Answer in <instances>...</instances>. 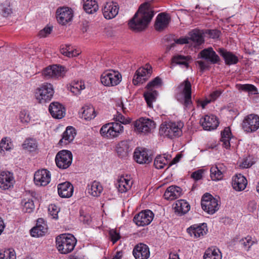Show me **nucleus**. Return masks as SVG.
I'll return each instance as SVG.
<instances>
[{
	"mask_svg": "<svg viewBox=\"0 0 259 259\" xmlns=\"http://www.w3.org/2000/svg\"><path fill=\"white\" fill-rule=\"evenodd\" d=\"M153 16V12L147 7V4L141 5L130 21L129 27L135 31L143 30L147 26Z\"/></svg>",
	"mask_w": 259,
	"mask_h": 259,
	"instance_id": "f257e3e1",
	"label": "nucleus"
},
{
	"mask_svg": "<svg viewBox=\"0 0 259 259\" xmlns=\"http://www.w3.org/2000/svg\"><path fill=\"white\" fill-rule=\"evenodd\" d=\"M176 98L186 109L192 108L191 84L188 79L182 82L176 89Z\"/></svg>",
	"mask_w": 259,
	"mask_h": 259,
	"instance_id": "f03ea898",
	"label": "nucleus"
},
{
	"mask_svg": "<svg viewBox=\"0 0 259 259\" xmlns=\"http://www.w3.org/2000/svg\"><path fill=\"white\" fill-rule=\"evenodd\" d=\"M76 238L71 234H61L56 238V245L61 254H68L73 250L76 244Z\"/></svg>",
	"mask_w": 259,
	"mask_h": 259,
	"instance_id": "7ed1b4c3",
	"label": "nucleus"
},
{
	"mask_svg": "<svg viewBox=\"0 0 259 259\" xmlns=\"http://www.w3.org/2000/svg\"><path fill=\"white\" fill-rule=\"evenodd\" d=\"M182 123L164 122L160 125L159 134L171 139L177 138L182 134Z\"/></svg>",
	"mask_w": 259,
	"mask_h": 259,
	"instance_id": "20e7f679",
	"label": "nucleus"
},
{
	"mask_svg": "<svg viewBox=\"0 0 259 259\" xmlns=\"http://www.w3.org/2000/svg\"><path fill=\"white\" fill-rule=\"evenodd\" d=\"M162 80L158 76L150 81L146 86L147 91L144 93L145 99L149 107H152V103L155 101L158 92L153 89L161 86Z\"/></svg>",
	"mask_w": 259,
	"mask_h": 259,
	"instance_id": "39448f33",
	"label": "nucleus"
},
{
	"mask_svg": "<svg viewBox=\"0 0 259 259\" xmlns=\"http://www.w3.org/2000/svg\"><path fill=\"white\" fill-rule=\"evenodd\" d=\"M123 132V126L119 122H110L105 124L101 128V135L108 139H113L118 137Z\"/></svg>",
	"mask_w": 259,
	"mask_h": 259,
	"instance_id": "423d86ee",
	"label": "nucleus"
},
{
	"mask_svg": "<svg viewBox=\"0 0 259 259\" xmlns=\"http://www.w3.org/2000/svg\"><path fill=\"white\" fill-rule=\"evenodd\" d=\"M136 132L144 134L151 133L156 127L155 122L146 117H140L134 123Z\"/></svg>",
	"mask_w": 259,
	"mask_h": 259,
	"instance_id": "0eeeda50",
	"label": "nucleus"
},
{
	"mask_svg": "<svg viewBox=\"0 0 259 259\" xmlns=\"http://www.w3.org/2000/svg\"><path fill=\"white\" fill-rule=\"evenodd\" d=\"M201 204L202 208L209 214H213L219 209L218 200L208 193L203 195Z\"/></svg>",
	"mask_w": 259,
	"mask_h": 259,
	"instance_id": "6e6552de",
	"label": "nucleus"
},
{
	"mask_svg": "<svg viewBox=\"0 0 259 259\" xmlns=\"http://www.w3.org/2000/svg\"><path fill=\"white\" fill-rule=\"evenodd\" d=\"M57 166L62 169L69 167L72 162V154L70 151L63 150L59 151L55 157Z\"/></svg>",
	"mask_w": 259,
	"mask_h": 259,
	"instance_id": "1a4fd4ad",
	"label": "nucleus"
},
{
	"mask_svg": "<svg viewBox=\"0 0 259 259\" xmlns=\"http://www.w3.org/2000/svg\"><path fill=\"white\" fill-rule=\"evenodd\" d=\"M121 80V75L118 71L111 70L105 72L101 76V82L105 86H115L118 84Z\"/></svg>",
	"mask_w": 259,
	"mask_h": 259,
	"instance_id": "9d476101",
	"label": "nucleus"
},
{
	"mask_svg": "<svg viewBox=\"0 0 259 259\" xmlns=\"http://www.w3.org/2000/svg\"><path fill=\"white\" fill-rule=\"evenodd\" d=\"M242 128L247 133L255 132L259 128V116L254 114L246 116L243 120Z\"/></svg>",
	"mask_w": 259,
	"mask_h": 259,
	"instance_id": "9b49d317",
	"label": "nucleus"
},
{
	"mask_svg": "<svg viewBox=\"0 0 259 259\" xmlns=\"http://www.w3.org/2000/svg\"><path fill=\"white\" fill-rule=\"evenodd\" d=\"M56 14L58 22L63 25L70 22L73 17V10L71 8L66 7L57 9Z\"/></svg>",
	"mask_w": 259,
	"mask_h": 259,
	"instance_id": "f8f14e48",
	"label": "nucleus"
},
{
	"mask_svg": "<svg viewBox=\"0 0 259 259\" xmlns=\"http://www.w3.org/2000/svg\"><path fill=\"white\" fill-rule=\"evenodd\" d=\"M154 214L152 211L147 209L137 214L133 219V221L139 226L149 225L153 220Z\"/></svg>",
	"mask_w": 259,
	"mask_h": 259,
	"instance_id": "ddd939ff",
	"label": "nucleus"
},
{
	"mask_svg": "<svg viewBox=\"0 0 259 259\" xmlns=\"http://www.w3.org/2000/svg\"><path fill=\"white\" fill-rule=\"evenodd\" d=\"M146 68H140L136 71L133 79L135 85L143 83L151 74V66L149 65H146Z\"/></svg>",
	"mask_w": 259,
	"mask_h": 259,
	"instance_id": "4468645a",
	"label": "nucleus"
},
{
	"mask_svg": "<svg viewBox=\"0 0 259 259\" xmlns=\"http://www.w3.org/2000/svg\"><path fill=\"white\" fill-rule=\"evenodd\" d=\"M200 123L203 129L206 131H211L217 128L219 122L218 118L214 115H206L200 120Z\"/></svg>",
	"mask_w": 259,
	"mask_h": 259,
	"instance_id": "2eb2a0df",
	"label": "nucleus"
},
{
	"mask_svg": "<svg viewBox=\"0 0 259 259\" xmlns=\"http://www.w3.org/2000/svg\"><path fill=\"white\" fill-rule=\"evenodd\" d=\"M119 7L116 3L113 2H106L102 8V12L106 19L114 18L118 13Z\"/></svg>",
	"mask_w": 259,
	"mask_h": 259,
	"instance_id": "dca6fc26",
	"label": "nucleus"
},
{
	"mask_svg": "<svg viewBox=\"0 0 259 259\" xmlns=\"http://www.w3.org/2000/svg\"><path fill=\"white\" fill-rule=\"evenodd\" d=\"M198 57L203 59L211 64H217L220 61L219 56L211 47L204 49L198 54Z\"/></svg>",
	"mask_w": 259,
	"mask_h": 259,
	"instance_id": "f3484780",
	"label": "nucleus"
},
{
	"mask_svg": "<svg viewBox=\"0 0 259 259\" xmlns=\"http://www.w3.org/2000/svg\"><path fill=\"white\" fill-rule=\"evenodd\" d=\"M48 227L42 218H39L37 220L36 226L30 230V233L32 237H41L47 232Z\"/></svg>",
	"mask_w": 259,
	"mask_h": 259,
	"instance_id": "a211bd4d",
	"label": "nucleus"
},
{
	"mask_svg": "<svg viewBox=\"0 0 259 259\" xmlns=\"http://www.w3.org/2000/svg\"><path fill=\"white\" fill-rule=\"evenodd\" d=\"M187 231L192 237L194 238H200L206 234L207 231L206 224L203 223L199 225H193L189 227Z\"/></svg>",
	"mask_w": 259,
	"mask_h": 259,
	"instance_id": "6ab92c4d",
	"label": "nucleus"
},
{
	"mask_svg": "<svg viewBox=\"0 0 259 259\" xmlns=\"http://www.w3.org/2000/svg\"><path fill=\"white\" fill-rule=\"evenodd\" d=\"M134 158L136 161L140 164L149 163L152 160L151 156L148 153V151L140 147L136 149Z\"/></svg>",
	"mask_w": 259,
	"mask_h": 259,
	"instance_id": "aec40b11",
	"label": "nucleus"
},
{
	"mask_svg": "<svg viewBox=\"0 0 259 259\" xmlns=\"http://www.w3.org/2000/svg\"><path fill=\"white\" fill-rule=\"evenodd\" d=\"M133 253L136 259H148L150 256L148 246L143 243H139L134 247Z\"/></svg>",
	"mask_w": 259,
	"mask_h": 259,
	"instance_id": "412c9836",
	"label": "nucleus"
},
{
	"mask_svg": "<svg viewBox=\"0 0 259 259\" xmlns=\"http://www.w3.org/2000/svg\"><path fill=\"white\" fill-rule=\"evenodd\" d=\"M49 87L48 83L42 84L36 90L35 97L40 104H46L49 100Z\"/></svg>",
	"mask_w": 259,
	"mask_h": 259,
	"instance_id": "4be33fe9",
	"label": "nucleus"
},
{
	"mask_svg": "<svg viewBox=\"0 0 259 259\" xmlns=\"http://www.w3.org/2000/svg\"><path fill=\"white\" fill-rule=\"evenodd\" d=\"M74 187L69 182H65L58 185V192L62 198H70L73 193Z\"/></svg>",
	"mask_w": 259,
	"mask_h": 259,
	"instance_id": "5701e85b",
	"label": "nucleus"
},
{
	"mask_svg": "<svg viewBox=\"0 0 259 259\" xmlns=\"http://www.w3.org/2000/svg\"><path fill=\"white\" fill-rule=\"evenodd\" d=\"M34 183L38 186H45L49 184V171L43 169L35 172L34 175Z\"/></svg>",
	"mask_w": 259,
	"mask_h": 259,
	"instance_id": "b1692460",
	"label": "nucleus"
},
{
	"mask_svg": "<svg viewBox=\"0 0 259 259\" xmlns=\"http://www.w3.org/2000/svg\"><path fill=\"white\" fill-rule=\"evenodd\" d=\"M14 178L13 174L9 171H2L0 174V188L7 190L13 185Z\"/></svg>",
	"mask_w": 259,
	"mask_h": 259,
	"instance_id": "393cba45",
	"label": "nucleus"
},
{
	"mask_svg": "<svg viewBox=\"0 0 259 259\" xmlns=\"http://www.w3.org/2000/svg\"><path fill=\"white\" fill-rule=\"evenodd\" d=\"M67 72L66 68L59 64L50 65V77L55 79L63 78Z\"/></svg>",
	"mask_w": 259,
	"mask_h": 259,
	"instance_id": "a878e982",
	"label": "nucleus"
},
{
	"mask_svg": "<svg viewBox=\"0 0 259 259\" xmlns=\"http://www.w3.org/2000/svg\"><path fill=\"white\" fill-rule=\"evenodd\" d=\"M50 113L54 118L61 119L65 116V109L59 102H52L50 104Z\"/></svg>",
	"mask_w": 259,
	"mask_h": 259,
	"instance_id": "bb28decb",
	"label": "nucleus"
},
{
	"mask_svg": "<svg viewBox=\"0 0 259 259\" xmlns=\"http://www.w3.org/2000/svg\"><path fill=\"white\" fill-rule=\"evenodd\" d=\"M169 16L165 13H160L158 15L155 24V28L156 30L161 31L167 27L170 22Z\"/></svg>",
	"mask_w": 259,
	"mask_h": 259,
	"instance_id": "cd10ccee",
	"label": "nucleus"
},
{
	"mask_svg": "<svg viewBox=\"0 0 259 259\" xmlns=\"http://www.w3.org/2000/svg\"><path fill=\"white\" fill-rule=\"evenodd\" d=\"M247 184V180L241 174L236 175L232 179V187L236 191L244 190Z\"/></svg>",
	"mask_w": 259,
	"mask_h": 259,
	"instance_id": "c85d7f7f",
	"label": "nucleus"
},
{
	"mask_svg": "<svg viewBox=\"0 0 259 259\" xmlns=\"http://www.w3.org/2000/svg\"><path fill=\"white\" fill-rule=\"evenodd\" d=\"M133 185V181L129 178L121 176L116 184V187L120 193H125L129 190Z\"/></svg>",
	"mask_w": 259,
	"mask_h": 259,
	"instance_id": "c756f323",
	"label": "nucleus"
},
{
	"mask_svg": "<svg viewBox=\"0 0 259 259\" xmlns=\"http://www.w3.org/2000/svg\"><path fill=\"white\" fill-rule=\"evenodd\" d=\"M182 194V189L176 186H171L167 188L164 197L167 200H172L179 197Z\"/></svg>",
	"mask_w": 259,
	"mask_h": 259,
	"instance_id": "7c9ffc66",
	"label": "nucleus"
},
{
	"mask_svg": "<svg viewBox=\"0 0 259 259\" xmlns=\"http://www.w3.org/2000/svg\"><path fill=\"white\" fill-rule=\"evenodd\" d=\"M218 52L222 56L227 65L235 64L238 62V57L230 52H228L223 48H219Z\"/></svg>",
	"mask_w": 259,
	"mask_h": 259,
	"instance_id": "2f4dec72",
	"label": "nucleus"
},
{
	"mask_svg": "<svg viewBox=\"0 0 259 259\" xmlns=\"http://www.w3.org/2000/svg\"><path fill=\"white\" fill-rule=\"evenodd\" d=\"M75 135V128L72 126H68L63 133L62 138L60 140L59 144L61 145H67L73 140Z\"/></svg>",
	"mask_w": 259,
	"mask_h": 259,
	"instance_id": "473e14b6",
	"label": "nucleus"
},
{
	"mask_svg": "<svg viewBox=\"0 0 259 259\" xmlns=\"http://www.w3.org/2000/svg\"><path fill=\"white\" fill-rule=\"evenodd\" d=\"M192 61L190 56H184L177 54L174 56L171 59L172 64H176L182 66L186 68L189 67V63Z\"/></svg>",
	"mask_w": 259,
	"mask_h": 259,
	"instance_id": "72a5a7b5",
	"label": "nucleus"
},
{
	"mask_svg": "<svg viewBox=\"0 0 259 259\" xmlns=\"http://www.w3.org/2000/svg\"><path fill=\"white\" fill-rule=\"evenodd\" d=\"M131 150L128 142L126 141H121L116 145L117 154L121 158L127 157Z\"/></svg>",
	"mask_w": 259,
	"mask_h": 259,
	"instance_id": "f704fd0d",
	"label": "nucleus"
},
{
	"mask_svg": "<svg viewBox=\"0 0 259 259\" xmlns=\"http://www.w3.org/2000/svg\"><path fill=\"white\" fill-rule=\"evenodd\" d=\"M174 208L179 215H182L189 211L190 206L186 201L181 199L176 202Z\"/></svg>",
	"mask_w": 259,
	"mask_h": 259,
	"instance_id": "c9c22d12",
	"label": "nucleus"
},
{
	"mask_svg": "<svg viewBox=\"0 0 259 259\" xmlns=\"http://www.w3.org/2000/svg\"><path fill=\"white\" fill-rule=\"evenodd\" d=\"M88 193L93 197L99 196L103 190L100 183L96 181L93 182L91 185H88Z\"/></svg>",
	"mask_w": 259,
	"mask_h": 259,
	"instance_id": "e433bc0d",
	"label": "nucleus"
},
{
	"mask_svg": "<svg viewBox=\"0 0 259 259\" xmlns=\"http://www.w3.org/2000/svg\"><path fill=\"white\" fill-rule=\"evenodd\" d=\"M83 9L88 14H93L96 12L99 6L95 0H82Z\"/></svg>",
	"mask_w": 259,
	"mask_h": 259,
	"instance_id": "4c0bfd02",
	"label": "nucleus"
},
{
	"mask_svg": "<svg viewBox=\"0 0 259 259\" xmlns=\"http://www.w3.org/2000/svg\"><path fill=\"white\" fill-rule=\"evenodd\" d=\"M189 40H192L195 46H199L204 42L201 32L198 30H193L189 33Z\"/></svg>",
	"mask_w": 259,
	"mask_h": 259,
	"instance_id": "58836bf2",
	"label": "nucleus"
},
{
	"mask_svg": "<svg viewBox=\"0 0 259 259\" xmlns=\"http://www.w3.org/2000/svg\"><path fill=\"white\" fill-rule=\"evenodd\" d=\"M204 259H221L222 254L218 248H208L203 256Z\"/></svg>",
	"mask_w": 259,
	"mask_h": 259,
	"instance_id": "ea45409f",
	"label": "nucleus"
},
{
	"mask_svg": "<svg viewBox=\"0 0 259 259\" xmlns=\"http://www.w3.org/2000/svg\"><path fill=\"white\" fill-rule=\"evenodd\" d=\"M68 88L73 94L77 95L80 93L81 90L85 89V84L81 80L74 81L69 85Z\"/></svg>",
	"mask_w": 259,
	"mask_h": 259,
	"instance_id": "a19ab883",
	"label": "nucleus"
},
{
	"mask_svg": "<svg viewBox=\"0 0 259 259\" xmlns=\"http://www.w3.org/2000/svg\"><path fill=\"white\" fill-rule=\"evenodd\" d=\"M169 161V158L168 155H158L155 159L154 165L157 169H162L168 163Z\"/></svg>",
	"mask_w": 259,
	"mask_h": 259,
	"instance_id": "79ce46f5",
	"label": "nucleus"
},
{
	"mask_svg": "<svg viewBox=\"0 0 259 259\" xmlns=\"http://www.w3.org/2000/svg\"><path fill=\"white\" fill-rule=\"evenodd\" d=\"M231 135V131L229 127H226L221 133V141L222 142V146L226 149H229L230 147Z\"/></svg>",
	"mask_w": 259,
	"mask_h": 259,
	"instance_id": "37998d69",
	"label": "nucleus"
},
{
	"mask_svg": "<svg viewBox=\"0 0 259 259\" xmlns=\"http://www.w3.org/2000/svg\"><path fill=\"white\" fill-rule=\"evenodd\" d=\"M82 118L91 120L96 117L95 109L92 106H85L82 107Z\"/></svg>",
	"mask_w": 259,
	"mask_h": 259,
	"instance_id": "c03bdc74",
	"label": "nucleus"
},
{
	"mask_svg": "<svg viewBox=\"0 0 259 259\" xmlns=\"http://www.w3.org/2000/svg\"><path fill=\"white\" fill-rule=\"evenodd\" d=\"M236 88L240 91L248 92L249 95L250 94L256 95L258 94L257 88L251 84H236Z\"/></svg>",
	"mask_w": 259,
	"mask_h": 259,
	"instance_id": "a18cd8bd",
	"label": "nucleus"
},
{
	"mask_svg": "<svg viewBox=\"0 0 259 259\" xmlns=\"http://www.w3.org/2000/svg\"><path fill=\"white\" fill-rule=\"evenodd\" d=\"M22 210L24 212L30 213L34 208V205L33 201L30 199H24L22 200Z\"/></svg>",
	"mask_w": 259,
	"mask_h": 259,
	"instance_id": "49530a36",
	"label": "nucleus"
},
{
	"mask_svg": "<svg viewBox=\"0 0 259 259\" xmlns=\"http://www.w3.org/2000/svg\"><path fill=\"white\" fill-rule=\"evenodd\" d=\"M37 147V145L36 141L32 138L26 139L22 144L23 148L29 151H34Z\"/></svg>",
	"mask_w": 259,
	"mask_h": 259,
	"instance_id": "de8ad7c7",
	"label": "nucleus"
},
{
	"mask_svg": "<svg viewBox=\"0 0 259 259\" xmlns=\"http://www.w3.org/2000/svg\"><path fill=\"white\" fill-rule=\"evenodd\" d=\"M0 259H16V253L12 249L0 250Z\"/></svg>",
	"mask_w": 259,
	"mask_h": 259,
	"instance_id": "09e8293b",
	"label": "nucleus"
},
{
	"mask_svg": "<svg viewBox=\"0 0 259 259\" xmlns=\"http://www.w3.org/2000/svg\"><path fill=\"white\" fill-rule=\"evenodd\" d=\"M13 144L11 140L8 138H4L0 142V152L9 151L12 149Z\"/></svg>",
	"mask_w": 259,
	"mask_h": 259,
	"instance_id": "8fccbe9b",
	"label": "nucleus"
},
{
	"mask_svg": "<svg viewBox=\"0 0 259 259\" xmlns=\"http://www.w3.org/2000/svg\"><path fill=\"white\" fill-rule=\"evenodd\" d=\"M79 219L80 222L84 224L89 225L92 222V218L90 214L83 210H80Z\"/></svg>",
	"mask_w": 259,
	"mask_h": 259,
	"instance_id": "3c124183",
	"label": "nucleus"
},
{
	"mask_svg": "<svg viewBox=\"0 0 259 259\" xmlns=\"http://www.w3.org/2000/svg\"><path fill=\"white\" fill-rule=\"evenodd\" d=\"M61 53L68 57H73L78 56L79 52L76 50H71L70 46H67L65 49H62Z\"/></svg>",
	"mask_w": 259,
	"mask_h": 259,
	"instance_id": "603ef678",
	"label": "nucleus"
},
{
	"mask_svg": "<svg viewBox=\"0 0 259 259\" xmlns=\"http://www.w3.org/2000/svg\"><path fill=\"white\" fill-rule=\"evenodd\" d=\"M20 121L23 123H28L31 119V117L27 110L24 109L20 111L19 114Z\"/></svg>",
	"mask_w": 259,
	"mask_h": 259,
	"instance_id": "864d4df0",
	"label": "nucleus"
},
{
	"mask_svg": "<svg viewBox=\"0 0 259 259\" xmlns=\"http://www.w3.org/2000/svg\"><path fill=\"white\" fill-rule=\"evenodd\" d=\"M114 118L116 121L120 122L119 123L123 124H128L131 121L130 119L125 118L123 115L120 113L119 111H117V113L114 116Z\"/></svg>",
	"mask_w": 259,
	"mask_h": 259,
	"instance_id": "5fc2aeb1",
	"label": "nucleus"
},
{
	"mask_svg": "<svg viewBox=\"0 0 259 259\" xmlns=\"http://www.w3.org/2000/svg\"><path fill=\"white\" fill-rule=\"evenodd\" d=\"M50 214L53 216V219L57 220L58 218V213L60 211V208L55 204L50 205Z\"/></svg>",
	"mask_w": 259,
	"mask_h": 259,
	"instance_id": "6e6d98bb",
	"label": "nucleus"
},
{
	"mask_svg": "<svg viewBox=\"0 0 259 259\" xmlns=\"http://www.w3.org/2000/svg\"><path fill=\"white\" fill-rule=\"evenodd\" d=\"M109 235L113 243H115L120 238L119 233L114 229H112L109 231Z\"/></svg>",
	"mask_w": 259,
	"mask_h": 259,
	"instance_id": "4d7b16f0",
	"label": "nucleus"
},
{
	"mask_svg": "<svg viewBox=\"0 0 259 259\" xmlns=\"http://www.w3.org/2000/svg\"><path fill=\"white\" fill-rule=\"evenodd\" d=\"M220 170V175L219 174L218 177H219V176H221V175H224V173H225L227 171V167L223 163H218L215 166H212V170Z\"/></svg>",
	"mask_w": 259,
	"mask_h": 259,
	"instance_id": "13d9d810",
	"label": "nucleus"
},
{
	"mask_svg": "<svg viewBox=\"0 0 259 259\" xmlns=\"http://www.w3.org/2000/svg\"><path fill=\"white\" fill-rule=\"evenodd\" d=\"M210 177L213 181H218L223 179L224 175H221V176H219L220 175V170H215L214 169L212 170V166L210 168Z\"/></svg>",
	"mask_w": 259,
	"mask_h": 259,
	"instance_id": "bf43d9fd",
	"label": "nucleus"
},
{
	"mask_svg": "<svg viewBox=\"0 0 259 259\" xmlns=\"http://www.w3.org/2000/svg\"><path fill=\"white\" fill-rule=\"evenodd\" d=\"M253 164V162L251 160L250 157H246L243 159L242 162L240 165V166L242 168H248Z\"/></svg>",
	"mask_w": 259,
	"mask_h": 259,
	"instance_id": "052dcab7",
	"label": "nucleus"
},
{
	"mask_svg": "<svg viewBox=\"0 0 259 259\" xmlns=\"http://www.w3.org/2000/svg\"><path fill=\"white\" fill-rule=\"evenodd\" d=\"M240 242L243 246L247 248H249L253 244V242L250 238H245L240 240Z\"/></svg>",
	"mask_w": 259,
	"mask_h": 259,
	"instance_id": "680f3d73",
	"label": "nucleus"
},
{
	"mask_svg": "<svg viewBox=\"0 0 259 259\" xmlns=\"http://www.w3.org/2000/svg\"><path fill=\"white\" fill-rule=\"evenodd\" d=\"M203 170L202 169L198 170L193 172L191 175V177L195 180H199L202 178Z\"/></svg>",
	"mask_w": 259,
	"mask_h": 259,
	"instance_id": "e2e57ef3",
	"label": "nucleus"
},
{
	"mask_svg": "<svg viewBox=\"0 0 259 259\" xmlns=\"http://www.w3.org/2000/svg\"><path fill=\"white\" fill-rule=\"evenodd\" d=\"M212 101V100L209 97L208 98H206L203 101L198 100L197 101V106H200L203 109H204L206 105H207L208 103H210Z\"/></svg>",
	"mask_w": 259,
	"mask_h": 259,
	"instance_id": "0e129e2a",
	"label": "nucleus"
},
{
	"mask_svg": "<svg viewBox=\"0 0 259 259\" xmlns=\"http://www.w3.org/2000/svg\"><path fill=\"white\" fill-rule=\"evenodd\" d=\"M196 63L199 65L200 70L201 72H203L204 70L208 69L209 68L208 64L203 61H197Z\"/></svg>",
	"mask_w": 259,
	"mask_h": 259,
	"instance_id": "69168bd1",
	"label": "nucleus"
},
{
	"mask_svg": "<svg viewBox=\"0 0 259 259\" xmlns=\"http://www.w3.org/2000/svg\"><path fill=\"white\" fill-rule=\"evenodd\" d=\"M49 34V24H47L45 27L41 30L38 33V36L40 38L47 36Z\"/></svg>",
	"mask_w": 259,
	"mask_h": 259,
	"instance_id": "338daca9",
	"label": "nucleus"
},
{
	"mask_svg": "<svg viewBox=\"0 0 259 259\" xmlns=\"http://www.w3.org/2000/svg\"><path fill=\"white\" fill-rule=\"evenodd\" d=\"M12 9L10 6L5 7L2 10L3 16L5 17H7L12 13Z\"/></svg>",
	"mask_w": 259,
	"mask_h": 259,
	"instance_id": "774afa93",
	"label": "nucleus"
}]
</instances>
